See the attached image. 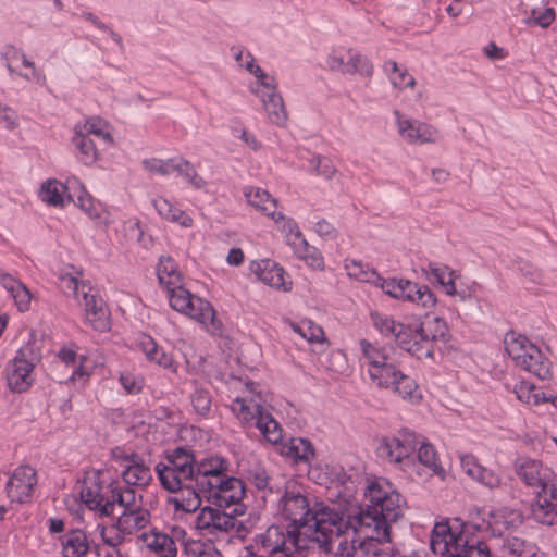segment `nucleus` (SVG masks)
<instances>
[{
  "mask_svg": "<svg viewBox=\"0 0 557 557\" xmlns=\"http://www.w3.org/2000/svg\"><path fill=\"white\" fill-rule=\"evenodd\" d=\"M522 523L523 516L519 510L508 507H473L469 509L468 520L461 524V530L457 533L451 531L448 522L435 523L430 546L438 557H450L456 553L463 555V548L459 546L462 542H470L471 537H476L483 543H494L495 537L506 539Z\"/></svg>",
  "mask_w": 557,
  "mask_h": 557,
  "instance_id": "nucleus-1",
  "label": "nucleus"
},
{
  "mask_svg": "<svg viewBox=\"0 0 557 557\" xmlns=\"http://www.w3.org/2000/svg\"><path fill=\"white\" fill-rule=\"evenodd\" d=\"M278 509L290 521L288 536L296 549H308L312 543L330 553L332 542L342 537L344 511L322 504L310 508L307 497L294 490H284Z\"/></svg>",
  "mask_w": 557,
  "mask_h": 557,
  "instance_id": "nucleus-2",
  "label": "nucleus"
},
{
  "mask_svg": "<svg viewBox=\"0 0 557 557\" xmlns=\"http://www.w3.org/2000/svg\"><path fill=\"white\" fill-rule=\"evenodd\" d=\"M376 455L383 461L398 467L414 480L430 471L444 480L445 470L437 462V453L430 443H420L417 434L409 430L399 431V436L383 437L376 447Z\"/></svg>",
  "mask_w": 557,
  "mask_h": 557,
  "instance_id": "nucleus-3",
  "label": "nucleus"
},
{
  "mask_svg": "<svg viewBox=\"0 0 557 557\" xmlns=\"http://www.w3.org/2000/svg\"><path fill=\"white\" fill-rule=\"evenodd\" d=\"M370 317L373 326L382 336L394 339L399 348L419 360L432 358L433 343H446L449 337L448 326L440 317L421 322L417 326L404 324L380 312H371Z\"/></svg>",
  "mask_w": 557,
  "mask_h": 557,
  "instance_id": "nucleus-4",
  "label": "nucleus"
},
{
  "mask_svg": "<svg viewBox=\"0 0 557 557\" xmlns=\"http://www.w3.org/2000/svg\"><path fill=\"white\" fill-rule=\"evenodd\" d=\"M208 493L209 506L203 507L195 519V528L201 535L224 539L231 532L240 534L245 530L236 518L246 511L242 498L247 490H239V494H231L232 490H200Z\"/></svg>",
  "mask_w": 557,
  "mask_h": 557,
  "instance_id": "nucleus-5",
  "label": "nucleus"
},
{
  "mask_svg": "<svg viewBox=\"0 0 557 557\" xmlns=\"http://www.w3.org/2000/svg\"><path fill=\"white\" fill-rule=\"evenodd\" d=\"M371 495V504L363 509L361 507L352 512L344 511V525L342 535H349L350 529L357 531L370 530L383 537H387L391 530V523L396 522L401 516V506L397 490H392L389 494L382 495L384 490H368Z\"/></svg>",
  "mask_w": 557,
  "mask_h": 557,
  "instance_id": "nucleus-6",
  "label": "nucleus"
},
{
  "mask_svg": "<svg viewBox=\"0 0 557 557\" xmlns=\"http://www.w3.org/2000/svg\"><path fill=\"white\" fill-rule=\"evenodd\" d=\"M463 555L450 557H533L536 546L520 536L507 535L506 539L495 537L494 543H483L476 537L462 542Z\"/></svg>",
  "mask_w": 557,
  "mask_h": 557,
  "instance_id": "nucleus-7",
  "label": "nucleus"
},
{
  "mask_svg": "<svg viewBox=\"0 0 557 557\" xmlns=\"http://www.w3.org/2000/svg\"><path fill=\"white\" fill-rule=\"evenodd\" d=\"M79 490L82 503L89 509L97 511L100 517L114 513L116 506L122 511L145 509L143 496H137L136 490Z\"/></svg>",
  "mask_w": 557,
  "mask_h": 557,
  "instance_id": "nucleus-8",
  "label": "nucleus"
},
{
  "mask_svg": "<svg viewBox=\"0 0 557 557\" xmlns=\"http://www.w3.org/2000/svg\"><path fill=\"white\" fill-rule=\"evenodd\" d=\"M170 306L178 312L189 315L201 324L211 325L213 334L221 333L222 322L216 319V312L212 305L199 297H195L183 287V283L166 289Z\"/></svg>",
  "mask_w": 557,
  "mask_h": 557,
  "instance_id": "nucleus-9",
  "label": "nucleus"
},
{
  "mask_svg": "<svg viewBox=\"0 0 557 557\" xmlns=\"http://www.w3.org/2000/svg\"><path fill=\"white\" fill-rule=\"evenodd\" d=\"M339 540L337 553L341 557H400L398 553H391L383 547L385 543L391 542V534L383 537L369 529H350L349 535L343 534Z\"/></svg>",
  "mask_w": 557,
  "mask_h": 557,
  "instance_id": "nucleus-10",
  "label": "nucleus"
},
{
  "mask_svg": "<svg viewBox=\"0 0 557 557\" xmlns=\"http://www.w3.org/2000/svg\"><path fill=\"white\" fill-rule=\"evenodd\" d=\"M166 463H159L156 467L162 487H194L184 485V481H193L195 475V456L191 450L184 447H176L166 454Z\"/></svg>",
  "mask_w": 557,
  "mask_h": 557,
  "instance_id": "nucleus-11",
  "label": "nucleus"
},
{
  "mask_svg": "<svg viewBox=\"0 0 557 557\" xmlns=\"http://www.w3.org/2000/svg\"><path fill=\"white\" fill-rule=\"evenodd\" d=\"M40 359L41 352L35 342H28L17 350L7 373L8 385L13 392L22 393L30 386L32 372Z\"/></svg>",
  "mask_w": 557,
  "mask_h": 557,
  "instance_id": "nucleus-12",
  "label": "nucleus"
},
{
  "mask_svg": "<svg viewBox=\"0 0 557 557\" xmlns=\"http://www.w3.org/2000/svg\"><path fill=\"white\" fill-rule=\"evenodd\" d=\"M377 280L381 282L382 290L393 298L414 302L423 308H431L436 302L435 295L428 286H419L406 278L393 277L385 280L379 276Z\"/></svg>",
  "mask_w": 557,
  "mask_h": 557,
  "instance_id": "nucleus-13",
  "label": "nucleus"
},
{
  "mask_svg": "<svg viewBox=\"0 0 557 557\" xmlns=\"http://www.w3.org/2000/svg\"><path fill=\"white\" fill-rule=\"evenodd\" d=\"M85 319L97 332H106L110 329V311L99 293L89 283L82 284V300Z\"/></svg>",
  "mask_w": 557,
  "mask_h": 557,
  "instance_id": "nucleus-14",
  "label": "nucleus"
},
{
  "mask_svg": "<svg viewBox=\"0 0 557 557\" xmlns=\"http://www.w3.org/2000/svg\"><path fill=\"white\" fill-rule=\"evenodd\" d=\"M516 473L530 487H556L553 470L534 459L522 458L516 462Z\"/></svg>",
  "mask_w": 557,
  "mask_h": 557,
  "instance_id": "nucleus-15",
  "label": "nucleus"
},
{
  "mask_svg": "<svg viewBox=\"0 0 557 557\" xmlns=\"http://www.w3.org/2000/svg\"><path fill=\"white\" fill-rule=\"evenodd\" d=\"M360 348L362 357L369 366L368 373L370 379L374 384L379 385L383 379L388 376V372L395 364L391 361L385 348H377L367 339L360 341Z\"/></svg>",
  "mask_w": 557,
  "mask_h": 557,
  "instance_id": "nucleus-16",
  "label": "nucleus"
},
{
  "mask_svg": "<svg viewBox=\"0 0 557 557\" xmlns=\"http://www.w3.org/2000/svg\"><path fill=\"white\" fill-rule=\"evenodd\" d=\"M533 518L547 525L557 523V490H540L531 504Z\"/></svg>",
  "mask_w": 557,
  "mask_h": 557,
  "instance_id": "nucleus-17",
  "label": "nucleus"
},
{
  "mask_svg": "<svg viewBox=\"0 0 557 557\" xmlns=\"http://www.w3.org/2000/svg\"><path fill=\"white\" fill-rule=\"evenodd\" d=\"M284 231L287 232L286 240L292 246L294 252L300 259H311V265L315 268L323 267V259L315 253V248L310 246L302 236L297 224L293 220H288L283 225Z\"/></svg>",
  "mask_w": 557,
  "mask_h": 557,
  "instance_id": "nucleus-18",
  "label": "nucleus"
},
{
  "mask_svg": "<svg viewBox=\"0 0 557 557\" xmlns=\"http://www.w3.org/2000/svg\"><path fill=\"white\" fill-rule=\"evenodd\" d=\"M260 544L268 557H277L292 549L297 550L290 543L288 527L271 525L260 535Z\"/></svg>",
  "mask_w": 557,
  "mask_h": 557,
  "instance_id": "nucleus-19",
  "label": "nucleus"
},
{
  "mask_svg": "<svg viewBox=\"0 0 557 557\" xmlns=\"http://www.w3.org/2000/svg\"><path fill=\"white\" fill-rule=\"evenodd\" d=\"M138 539L156 557H176L177 555V546L173 539L157 529L141 533Z\"/></svg>",
  "mask_w": 557,
  "mask_h": 557,
  "instance_id": "nucleus-20",
  "label": "nucleus"
},
{
  "mask_svg": "<svg viewBox=\"0 0 557 557\" xmlns=\"http://www.w3.org/2000/svg\"><path fill=\"white\" fill-rule=\"evenodd\" d=\"M251 271L264 284L277 289H288L287 282L285 281V271L275 261L270 259L255 261L251 264Z\"/></svg>",
  "mask_w": 557,
  "mask_h": 557,
  "instance_id": "nucleus-21",
  "label": "nucleus"
},
{
  "mask_svg": "<svg viewBox=\"0 0 557 557\" xmlns=\"http://www.w3.org/2000/svg\"><path fill=\"white\" fill-rule=\"evenodd\" d=\"M459 459L463 472L474 482L485 487H497L499 485L498 476L492 470L483 467L474 455L461 454Z\"/></svg>",
  "mask_w": 557,
  "mask_h": 557,
  "instance_id": "nucleus-22",
  "label": "nucleus"
},
{
  "mask_svg": "<svg viewBox=\"0 0 557 557\" xmlns=\"http://www.w3.org/2000/svg\"><path fill=\"white\" fill-rule=\"evenodd\" d=\"M395 114L397 116L398 131L405 140L411 144L434 141L435 132L430 125L409 119L403 120L398 111H395Z\"/></svg>",
  "mask_w": 557,
  "mask_h": 557,
  "instance_id": "nucleus-23",
  "label": "nucleus"
},
{
  "mask_svg": "<svg viewBox=\"0 0 557 557\" xmlns=\"http://www.w3.org/2000/svg\"><path fill=\"white\" fill-rule=\"evenodd\" d=\"M193 481H195L196 487H235L234 484L246 487L242 480L231 474L230 468L207 472L203 470L201 473H196Z\"/></svg>",
  "mask_w": 557,
  "mask_h": 557,
  "instance_id": "nucleus-24",
  "label": "nucleus"
},
{
  "mask_svg": "<svg viewBox=\"0 0 557 557\" xmlns=\"http://www.w3.org/2000/svg\"><path fill=\"white\" fill-rule=\"evenodd\" d=\"M128 463L122 472L124 482L133 487H147L152 479L151 470L137 455L126 458Z\"/></svg>",
  "mask_w": 557,
  "mask_h": 557,
  "instance_id": "nucleus-25",
  "label": "nucleus"
},
{
  "mask_svg": "<svg viewBox=\"0 0 557 557\" xmlns=\"http://www.w3.org/2000/svg\"><path fill=\"white\" fill-rule=\"evenodd\" d=\"M245 197L249 205L271 216L275 222L285 221V216L281 212H275L277 202L267 190L251 187L245 190Z\"/></svg>",
  "mask_w": 557,
  "mask_h": 557,
  "instance_id": "nucleus-26",
  "label": "nucleus"
},
{
  "mask_svg": "<svg viewBox=\"0 0 557 557\" xmlns=\"http://www.w3.org/2000/svg\"><path fill=\"white\" fill-rule=\"evenodd\" d=\"M150 522V512L148 509L122 511L114 522V528L123 533L131 535L145 529Z\"/></svg>",
  "mask_w": 557,
  "mask_h": 557,
  "instance_id": "nucleus-27",
  "label": "nucleus"
},
{
  "mask_svg": "<svg viewBox=\"0 0 557 557\" xmlns=\"http://www.w3.org/2000/svg\"><path fill=\"white\" fill-rule=\"evenodd\" d=\"M381 388H391L394 393H397L401 397H411L413 392L418 388L416 381L404 374L395 366L388 372V376L377 385Z\"/></svg>",
  "mask_w": 557,
  "mask_h": 557,
  "instance_id": "nucleus-28",
  "label": "nucleus"
},
{
  "mask_svg": "<svg viewBox=\"0 0 557 557\" xmlns=\"http://www.w3.org/2000/svg\"><path fill=\"white\" fill-rule=\"evenodd\" d=\"M60 541L63 557H84L89 550L87 534L82 530H71Z\"/></svg>",
  "mask_w": 557,
  "mask_h": 557,
  "instance_id": "nucleus-29",
  "label": "nucleus"
},
{
  "mask_svg": "<svg viewBox=\"0 0 557 557\" xmlns=\"http://www.w3.org/2000/svg\"><path fill=\"white\" fill-rule=\"evenodd\" d=\"M138 346L145 352L149 361H152L164 369H169L172 372L176 371L173 357L160 348L151 336L146 334L140 336Z\"/></svg>",
  "mask_w": 557,
  "mask_h": 557,
  "instance_id": "nucleus-30",
  "label": "nucleus"
},
{
  "mask_svg": "<svg viewBox=\"0 0 557 557\" xmlns=\"http://www.w3.org/2000/svg\"><path fill=\"white\" fill-rule=\"evenodd\" d=\"M331 475L334 476V482L338 485H363V487H382L379 480L370 478L366 473L360 472L356 469H349L348 472L342 467H333L331 469Z\"/></svg>",
  "mask_w": 557,
  "mask_h": 557,
  "instance_id": "nucleus-31",
  "label": "nucleus"
},
{
  "mask_svg": "<svg viewBox=\"0 0 557 557\" xmlns=\"http://www.w3.org/2000/svg\"><path fill=\"white\" fill-rule=\"evenodd\" d=\"M506 351L515 361L516 366L525 363V358L531 354L530 347H536L525 336L509 332L505 336Z\"/></svg>",
  "mask_w": 557,
  "mask_h": 557,
  "instance_id": "nucleus-32",
  "label": "nucleus"
},
{
  "mask_svg": "<svg viewBox=\"0 0 557 557\" xmlns=\"http://www.w3.org/2000/svg\"><path fill=\"white\" fill-rule=\"evenodd\" d=\"M231 409L242 423L248 426H255L257 419L265 411L260 404L252 399L246 400L240 397L234 399Z\"/></svg>",
  "mask_w": 557,
  "mask_h": 557,
  "instance_id": "nucleus-33",
  "label": "nucleus"
},
{
  "mask_svg": "<svg viewBox=\"0 0 557 557\" xmlns=\"http://www.w3.org/2000/svg\"><path fill=\"white\" fill-rule=\"evenodd\" d=\"M531 354L525 358L524 364H519L523 370L532 373L541 380L550 377V361L542 354L537 347H530Z\"/></svg>",
  "mask_w": 557,
  "mask_h": 557,
  "instance_id": "nucleus-34",
  "label": "nucleus"
},
{
  "mask_svg": "<svg viewBox=\"0 0 557 557\" xmlns=\"http://www.w3.org/2000/svg\"><path fill=\"white\" fill-rule=\"evenodd\" d=\"M157 276L159 283L162 286H164L165 289H169L172 286H177V284L183 283L182 274L177 270V265L171 257L162 256L159 259L157 265Z\"/></svg>",
  "mask_w": 557,
  "mask_h": 557,
  "instance_id": "nucleus-35",
  "label": "nucleus"
},
{
  "mask_svg": "<svg viewBox=\"0 0 557 557\" xmlns=\"http://www.w3.org/2000/svg\"><path fill=\"white\" fill-rule=\"evenodd\" d=\"M264 110L269 120L276 125H283L287 120V113L284 107L283 98L276 92H267L262 95Z\"/></svg>",
  "mask_w": 557,
  "mask_h": 557,
  "instance_id": "nucleus-36",
  "label": "nucleus"
},
{
  "mask_svg": "<svg viewBox=\"0 0 557 557\" xmlns=\"http://www.w3.org/2000/svg\"><path fill=\"white\" fill-rule=\"evenodd\" d=\"M169 492L175 493L180 490H168ZM187 495L171 497L169 502L173 504L176 511L194 512L201 505V497L208 498V493H203L200 490H185Z\"/></svg>",
  "mask_w": 557,
  "mask_h": 557,
  "instance_id": "nucleus-37",
  "label": "nucleus"
},
{
  "mask_svg": "<svg viewBox=\"0 0 557 557\" xmlns=\"http://www.w3.org/2000/svg\"><path fill=\"white\" fill-rule=\"evenodd\" d=\"M72 143L79 151V160L86 165L92 164L98 159V149L95 141L84 135L83 132H76L72 138Z\"/></svg>",
  "mask_w": 557,
  "mask_h": 557,
  "instance_id": "nucleus-38",
  "label": "nucleus"
},
{
  "mask_svg": "<svg viewBox=\"0 0 557 557\" xmlns=\"http://www.w3.org/2000/svg\"><path fill=\"white\" fill-rule=\"evenodd\" d=\"M67 187L58 180H48L40 186V198L44 202L58 207L64 205V194Z\"/></svg>",
  "mask_w": 557,
  "mask_h": 557,
  "instance_id": "nucleus-39",
  "label": "nucleus"
},
{
  "mask_svg": "<svg viewBox=\"0 0 557 557\" xmlns=\"http://www.w3.org/2000/svg\"><path fill=\"white\" fill-rule=\"evenodd\" d=\"M256 428H258L264 438L272 443L277 444L282 440V428L278 422L268 411L257 419Z\"/></svg>",
  "mask_w": 557,
  "mask_h": 557,
  "instance_id": "nucleus-40",
  "label": "nucleus"
},
{
  "mask_svg": "<svg viewBox=\"0 0 557 557\" xmlns=\"http://www.w3.org/2000/svg\"><path fill=\"white\" fill-rule=\"evenodd\" d=\"M286 455L294 458L295 461L308 462L314 456V449L309 440L296 437L292 438L285 447Z\"/></svg>",
  "mask_w": 557,
  "mask_h": 557,
  "instance_id": "nucleus-41",
  "label": "nucleus"
},
{
  "mask_svg": "<svg viewBox=\"0 0 557 557\" xmlns=\"http://www.w3.org/2000/svg\"><path fill=\"white\" fill-rule=\"evenodd\" d=\"M37 485V473L30 466L16 468L7 482L5 487H35Z\"/></svg>",
  "mask_w": 557,
  "mask_h": 557,
  "instance_id": "nucleus-42",
  "label": "nucleus"
},
{
  "mask_svg": "<svg viewBox=\"0 0 557 557\" xmlns=\"http://www.w3.org/2000/svg\"><path fill=\"white\" fill-rule=\"evenodd\" d=\"M426 273H430L445 288L447 295L456 294L454 272L447 265L430 263Z\"/></svg>",
  "mask_w": 557,
  "mask_h": 557,
  "instance_id": "nucleus-43",
  "label": "nucleus"
},
{
  "mask_svg": "<svg viewBox=\"0 0 557 557\" xmlns=\"http://www.w3.org/2000/svg\"><path fill=\"white\" fill-rule=\"evenodd\" d=\"M174 168V172L183 176L194 187L201 188L205 186L203 178L198 175L194 165L189 161L182 158L175 159Z\"/></svg>",
  "mask_w": 557,
  "mask_h": 557,
  "instance_id": "nucleus-44",
  "label": "nucleus"
},
{
  "mask_svg": "<svg viewBox=\"0 0 557 557\" xmlns=\"http://www.w3.org/2000/svg\"><path fill=\"white\" fill-rule=\"evenodd\" d=\"M191 384L194 387V392L190 395L191 405L197 413L206 416L211 408V395L209 391L200 387L197 381H193Z\"/></svg>",
  "mask_w": 557,
  "mask_h": 557,
  "instance_id": "nucleus-45",
  "label": "nucleus"
},
{
  "mask_svg": "<svg viewBox=\"0 0 557 557\" xmlns=\"http://www.w3.org/2000/svg\"><path fill=\"white\" fill-rule=\"evenodd\" d=\"M183 554L187 557H214L211 539L208 542L188 539L184 542Z\"/></svg>",
  "mask_w": 557,
  "mask_h": 557,
  "instance_id": "nucleus-46",
  "label": "nucleus"
},
{
  "mask_svg": "<svg viewBox=\"0 0 557 557\" xmlns=\"http://www.w3.org/2000/svg\"><path fill=\"white\" fill-rule=\"evenodd\" d=\"M359 73L362 76L370 77L373 74V65L370 60L361 54H354L347 61L344 74Z\"/></svg>",
  "mask_w": 557,
  "mask_h": 557,
  "instance_id": "nucleus-47",
  "label": "nucleus"
},
{
  "mask_svg": "<svg viewBox=\"0 0 557 557\" xmlns=\"http://www.w3.org/2000/svg\"><path fill=\"white\" fill-rule=\"evenodd\" d=\"M230 468V461L221 456H209L201 459L199 462L195 461V474L201 473L203 470L213 471L214 469H227Z\"/></svg>",
  "mask_w": 557,
  "mask_h": 557,
  "instance_id": "nucleus-48",
  "label": "nucleus"
},
{
  "mask_svg": "<svg viewBox=\"0 0 557 557\" xmlns=\"http://www.w3.org/2000/svg\"><path fill=\"white\" fill-rule=\"evenodd\" d=\"M310 164L314 169L317 175H321L326 180H331L336 173L333 162L326 157L313 156L310 159Z\"/></svg>",
  "mask_w": 557,
  "mask_h": 557,
  "instance_id": "nucleus-49",
  "label": "nucleus"
},
{
  "mask_svg": "<svg viewBox=\"0 0 557 557\" xmlns=\"http://www.w3.org/2000/svg\"><path fill=\"white\" fill-rule=\"evenodd\" d=\"M100 535L102 539L100 544L120 548V545L124 543L125 535L127 534L115 529L113 523L110 528L101 527Z\"/></svg>",
  "mask_w": 557,
  "mask_h": 557,
  "instance_id": "nucleus-50",
  "label": "nucleus"
},
{
  "mask_svg": "<svg viewBox=\"0 0 557 557\" xmlns=\"http://www.w3.org/2000/svg\"><path fill=\"white\" fill-rule=\"evenodd\" d=\"M10 296L14 299V302L20 312H25L29 310L32 294L30 290L21 283L15 290L10 294Z\"/></svg>",
  "mask_w": 557,
  "mask_h": 557,
  "instance_id": "nucleus-51",
  "label": "nucleus"
},
{
  "mask_svg": "<svg viewBox=\"0 0 557 557\" xmlns=\"http://www.w3.org/2000/svg\"><path fill=\"white\" fill-rule=\"evenodd\" d=\"M174 161L175 159H169L166 161L159 159L144 160V166L150 172H157L161 175H170L174 173Z\"/></svg>",
  "mask_w": 557,
  "mask_h": 557,
  "instance_id": "nucleus-52",
  "label": "nucleus"
},
{
  "mask_svg": "<svg viewBox=\"0 0 557 557\" xmlns=\"http://www.w3.org/2000/svg\"><path fill=\"white\" fill-rule=\"evenodd\" d=\"M555 20V10L553 8H545L544 10L532 9L529 22L532 21L535 25L543 28L548 27Z\"/></svg>",
  "mask_w": 557,
  "mask_h": 557,
  "instance_id": "nucleus-53",
  "label": "nucleus"
},
{
  "mask_svg": "<svg viewBox=\"0 0 557 557\" xmlns=\"http://www.w3.org/2000/svg\"><path fill=\"white\" fill-rule=\"evenodd\" d=\"M61 288L67 295H73L76 299H79L82 295V284L76 276L72 274H64L60 276Z\"/></svg>",
  "mask_w": 557,
  "mask_h": 557,
  "instance_id": "nucleus-54",
  "label": "nucleus"
},
{
  "mask_svg": "<svg viewBox=\"0 0 557 557\" xmlns=\"http://www.w3.org/2000/svg\"><path fill=\"white\" fill-rule=\"evenodd\" d=\"M520 273L532 283H540L542 278V272L539 268L529 261L519 259L516 261Z\"/></svg>",
  "mask_w": 557,
  "mask_h": 557,
  "instance_id": "nucleus-55",
  "label": "nucleus"
},
{
  "mask_svg": "<svg viewBox=\"0 0 557 557\" xmlns=\"http://www.w3.org/2000/svg\"><path fill=\"white\" fill-rule=\"evenodd\" d=\"M120 383L127 394L136 395L141 392L143 380L131 373H121Z\"/></svg>",
  "mask_w": 557,
  "mask_h": 557,
  "instance_id": "nucleus-56",
  "label": "nucleus"
},
{
  "mask_svg": "<svg viewBox=\"0 0 557 557\" xmlns=\"http://www.w3.org/2000/svg\"><path fill=\"white\" fill-rule=\"evenodd\" d=\"M67 199L69 201H73L75 205H77L89 216H97V213L94 212V200L84 189L81 190L76 200L73 199L71 194L67 195Z\"/></svg>",
  "mask_w": 557,
  "mask_h": 557,
  "instance_id": "nucleus-57",
  "label": "nucleus"
},
{
  "mask_svg": "<svg viewBox=\"0 0 557 557\" xmlns=\"http://www.w3.org/2000/svg\"><path fill=\"white\" fill-rule=\"evenodd\" d=\"M84 128V135H87L88 137L90 135L97 136L99 139H101L104 144L111 145L113 143V138L110 133L103 132L96 122L87 121Z\"/></svg>",
  "mask_w": 557,
  "mask_h": 557,
  "instance_id": "nucleus-58",
  "label": "nucleus"
},
{
  "mask_svg": "<svg viewBox=\"0 0 557 557\" xmlns=\"http://www.w3.org/2000/svg\"><path fill=\"white\" fill-rule=\"evenodd\" d=\"M535 386L529 382L521 381L513 388L517 398L525 404H530V399L532 398V393L535 391Z\"/></svg>",
  "mask_w": 557,
  "mask_h": 557,
  "instance_id": "nucleus-59",
  "label": "nucleus"
},
{
  "mask_svg": "<svg viewBox=\"0 0 557 557\" xmlns=\"http://www.w3.org/2000/svg\"><path fill=\"white\" fill-rule=\"evenodd\" d=\"M8 497L10 499L11 505L13 504H25L29 503L33 499V491L34 490H7Z\"/></svg>",
  "mask_w": 557,
  "mask_h": 557,
  "instance_id": "nucleus-60",
  "label": "nucleus"
},
{
  "mask_svg": "<svg viewBox=\"0 0 557 557\" xmlns=\"http://www.w3.org/2000/svg\"><path fill=\"white\" fill-rule=\"evenodd\" d=\"M392 84L399 88L413 87L416 84L414 78L408 74L406 69L400 67L394 76H391Z\"/></svg>",
  "mask_w": 557,
  "mask_h": 557,
  "instance_id": "nucleus-61",
  "label": "nucleus"
},
{
  "mask_svg": "<svg viewBox=\"0 0 557 557\" xmlns=\"http://www.w3.org/2000/svg\"><path fill=\"white\" fill-rule=\"evenodd\" d=\"M171 211L172 212H171L168 221L178 223L180 225H182L184 227H190L193 225V219L188 214H186L183 210H181L180 208H176L175 206H173Z\"/></svg>",
  "mask_w": 557,
  "mask_h": 557,
  "instance_id": "nucleus-62",
  "label": "nucleus"
},
{
  "mask_svg": "<svg viewBox=\"0 0 557 557\" xmlns=\"http://www.w3.org/2000/svg\"><path fill=\"white\" fill-rule=\"evenodd\" d=\"M171 211L172 212H171L168 221L178 223L180 225H182L184 227H190L193 225V219L188 214H186L183 210H181L180 208H176L175 206H173Z\"/></svg>",
  "mask_w": 557,
  "mask_h": 557,
  "instance_id": "nucleus-63",
  "label": "nucleus"
},
{
  "mask_svg": "<svg viewBox=\"0 0 557 557\" xmlns=\"http://www.w3.org/2000/svg\"><path fill=\"white\" fill-rule=\"evenodd\" d=\"M95 553L97 557H123L120 548L102 544L95 546Z\"/></svg>",
  "mask_w": 557,
  "mask_h": 557,
  "instance_id": "nucleus-64",
  "label": "nucleus"
}]
</instances>
